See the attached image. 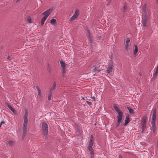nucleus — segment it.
Returning <instances> with one entry per match:
<instances>
[{"label":"nucleus","instance_id":"nucleus-6","mask_svg":"<svg viewBox=\"0 0 158 158\" xmlns=\"http://www.w3.org/2000/svg\"><path fill=\"white\" fill-rule=\"evenodd\" d=\"M28 115V112L27 110H26L25 113L24 115V123H28V119H27V116Z\"/></svg>","mask_w":158,"mask_h":158},{"label":"nucleus","instance_id":"nucleus-16","mask_svg":"<svg viewBox=\"0 0 158 158\" xmlns=\"http://www.w3.org/2000/svg\"><path fill=\"white\" fill-rule=\"evenodd\" d=\"M79 15V10L77 9H76L75 11V13L73 15H75L76 17H77Z\"/></svg>","mask_w":158,"mask_h":158},{"label":"nucleus","instance_id":"nucleus-30","mask_svg":"<svg viewBox=\"0 0 158 158\" xmlns=\"http://www.w3.org/2000/svg\"><path fill=\"white\" fill-rule=\"evenodd\" d=\"M155 120H152L151 121V124L152 126V127H153V126H156L155 124Z\"/></svg>","mask_w":158,"mask_h":158},{"label":"nucleus","instance_id":"nucleus-5","mask_svg":"<svg viewBox=\"0 0 158 158\" xmlns=\"http://www.w3.org/2000/svg\"><path fill=\"white\" fill-rule=\"evenodd\" d=\"M60 64L61 67L63 69V72L64 73H65L66 70V66L65 63L62 60L60 61Z\"/></svg>","mask_w":158,"mask_h":158},{"label":"nucleus","instance_id":"nucleus-1","mask_svg":"<svg viewBox=\"0 0 158 158\" xmlns=\"http://www.w3.org/2000/svg\"><path fill=\"white\" fill-rule=\"evenodd\" d=\"M94 144V139L92 135L91 136L90 140L89 143L88 149L90 152L91 155V158H94V153L93 152L94 150L92 148V146Z\"/></svg>","mask_w":158,"mask_h":158},{"label":"nucleus","instance_id":"nucleus-12","mask_svg":"<svg viewBox=\"0 0 158 158\" xmlns=\"http://www.w3.org/2000/svg\"><path fill=\"white\" fill-rule=\"evenodd\" d=\"M156 111L154 110L153 112L152 116V120H156Z\"/></svg>","mask_w":158,"mask_h":158},{"label":"nucleus","instance_id":"nucleus-17","mask_svg":"<svg viewBox=\"0 0 158 158\" xmlns=\"http://www.w3.org/2000/svg\"><path fill=\"white\" fill-rule=\"evenodd\" d=\"M47 19V18L44 16L42 18L41 21V24L42 25H43L44 24V22Z\"/></svg>","mask_w":158,"mask_h":158},{"label":"nucleus","instance_id":"nucleus-21","mask_svg":"<svg viewBox=\"0 0 158 158\" xmlns=\"http://www.w3.org/2000/svg\"><path fill=\"white\" fill-rule=\"evenodd\" d=\"M147 22L146 19H143L142 21V24L143 26L144 27H147Z\"/></svg>","mask_w":158,"mask_h":158},{"label":"nucleus","instance_id":"nucleus-35","mask_svg":"<svg viewBox=\"0 0 158 158\" xmlns=\"http://www.w3.org/2000/svg\"><path fill=\"white\" fill-rule=\"evenodd\" d=\"M13 57L10 56H8L7 59L9 60H11L12 59Z\"/></svg>","mask_w":158,"mask_h":158},{"label":"nucleus","instance_id":"nucleus-18","mask_svg":"<svg viewBox=\"0 0 158 158\" xmlns=\"http://www.w3.org/2000/svg\"><path fill=\"white\" fill-rule=\"evenodd\" d=\"M27 123H24L23 124V131H25V130H27Z\"/></svg>","mask_w":158,"mask_h":158},{"label":"nucleus","instance_id":"nucleus-9","mask_svg":"<svg viewBox=\"0 0 158 158\" xmlns=\"http://www.w3.org/2000/svg\"><path fill=\"white\" fill-rule=\"evenodd\" d=\"M123 115V113H120L118 114V115L117 117V118L118 119V122H121V121L122 119V116Z\"/></svg>","mask_w":158,"mask_h":158},{"label":"nucleus","instance_id":"nucleus-40","mask_svg":"<svg viewBox=\"0 0 158 158\" xmlns=\"http://www.w3.org/2000/svg\"><path fill=\"white\" fill-rule=\"evenodd\" d=\"M156 2L158 3V0H156Z\"/></svg>","mask_w":158,"mask_h":158},{"label":"nucleus","instance_id":"nucleus-22","mask_svg":"<svg viewBox=\"0 0 158 158\" xmlns=\"http://www.w3.org/2000/svg\"><path fill=\"white\" fill-rule=\"evenodd\" d=\"M77 17L75 16V15H73L71 18L70 19V21L71 22H73L74 20Z\"/></svg>","mask_w":158,"mask_h":158},{"label":"nucleus","instance_id":"nucleus-23","mask_svg":"<svg viewBox=\"0 0 158 158\" xmlns=\"http://www.w3.org/2000/svg\"><path fill=\"white\" fill-rule=\"evenodd\" d=\"M99 70L98 68L95 67L93 69V72L94 73L96 72H98Z\"/></svg>","mask_w":158,"mask_h":158},{"label":"nucleus","instance_id":"nucleus-36","mask_svg":"<svg viewBox=\"0 0 158 158\" xmlns=\"http://www.w3.org/2000/svg\"><path fill=\"white\" fill-rule=\"evenodd\" d=\"M86 102L89 105H90L92 104V103L90 102H89L87 101H86Z\"/></svg>","mask_w":158,"mask_h":158},{"label":"nucleus","instance_id":"nucleus-3","mask_svg":"<svg viewBox=\"0 0 158 158\" xmlns=\"http://www.w3.org/2000/svg\"><path fill=\"white\" fill-rule=\"evenodd\" d=\"M52 10V8H50L49 9L47 10L44 12L43 13L42 15H44V17L47 18L48 16L50 15V14L51 13Z\"/></svg>","mask_w":158,"mask_h":158},{"label":"nucleus","instance_id":"nucleus-42","mask_svg":"<svg viewBox=\"0 0 158 158\" xmlns=\"http://www.w3.org/2000/svg\"><path fill=\"white\" fill-rule=\"evenodd\" d=\"M1 126H2V125L1 124H0V127H1Z\"/></svg>","mask_w":158,"mask_h":158},{"label":"nucleus","instance_id":"nucleus-20","mask_svg":"<svg viewBox=\"0 0 158 158\" xmlns=\"http://www.w3.org/2000/svg\"><path fill=\"white\" fill-rule=\"evenodd\" d=\"M158 73V69H156V71L154 72V74H153V77L156 78L157 75Z\"/></svg>","mask_w":158,"mask_h":158},{"label":"nucleus","instance_id":"nucleus-28","mask_svg":"<svg viewBox=\"0 0 158 158\" xmlns=\"http://www.w3.org/2000/svg\"><path fill=\"white\" fill-rule=\"evenodd\" d=\"M129 44H125V49L126 50H128L129 49Z\"/></svg>","mask_w":158,"mask_h":158},{"label":"nucleus","instance_id":"nucleus-8","mask_svg":"<svg viewBox=\"0 0 158 158\" xmlns=\"http://www.w3.org/2000/svg\"><path fill=\"white\" fill-rule=\"evenodd\" d=\"M36 88L38 92V95L39 97L40 98V99H41L42 97V93L38 86H36Z\"/></svg>","mask_w":158,"mask_h":158},{"label":"nucleus","instance_id":"nucleus-38","mask_svg":"<svg viewBox=\"0 0 158 158\" xmlns=\"http://www.w3.org/2000/svg\"><path fill=\"white\" fill-rule=\"evenodd\" d=\"M5 123V122L3 121H2L1 122V123H0V124L2 125L3 124H4Z\"/></svg>","mask_w":158,"mask_h":158},{"label":"nucleus","instance_id":"nucleus-15","mask_svg":"<svg viewBox=\"0 0 158 158\" xmlns=\"http://www.w3.org/2000/svg\"><path fill=\"white\" fill-rule=\"evenodd\" d=\"M130 121L129 118V117L127 116L125 120L124 125H127Z\"/></svg>","mask_w":158,"mask_h":158},{"label":"nucleus","instance_id":"nucleus-4","mask_svg":"<svg viewBox=\"0 0 158 158\" xmlns=\"http://www.w3.org/2000/svg\"><path fill=\"white\" fill-rule=\"evenodd\" d=\"M113 64V63H109L108 64V67L106 70V73L109 74L110 73L112 72Z\"/></svg>","mask_w":158,"mask_h":158},{"label":"nucleus","instance_id":"nucleus-14","mask_svg":"<svg viewBox=\"0 0 158 158\" xmlns=\"http://www.w3.org/2000/svg\"><path fill=\"white\" fill-rule=\"evenodd\" d=\"M6 105L12 111L14 112L15 111L14 109L11 106L9 103H6Z\"/></svg>","mask_w":158,"mask_h":158},{"label":"nucleus","instance_id":"nucleus-26","mask_svg":"<svg viewBox=\"0 0 158 158\" xmlns=\"http://www.w3.org/2000/svg\"><path fill=\"white\" fill-rule=\"evenodd\" d=\"M52 95V92H50L49 94H48V99L49 100H50L51 98V96Z\"/></svg>","mask_w":158,"mask_h":158},{"label":"nucleus","instance_id":"nucleus-39","mask_svg":"<svg viewBox=\"0 0 158 158\" xmlns=\"http://www.w3.org/2000/svg\"><path fill=\"white\" fill-rule=\"evenodd\" d=\"M90 98L93 99L94 101L95 100V98L94 97H91Z\"/></svg>","mask_w":158,"mask_h":158},{"label":"nucleus","instance_id":"nucleus-7","mask_svg":"<svg viewBox=\"0 0 158 158\" xmlns=\"http://www.w3.org/2000/svg\"><path fill=\"white\" fill-rule=\"evenodd\" d=\"M146 120L144 119L142 120V132L144 131V130L146 127Z\"/></svg>","mask_w":158,"mask_h":158},{"label":"nucleus","instance_id":"nucleus-32","mask_svg":"<svg viewBox=\"0 0 158 158\" xmlns=\"http://www.w3.org/2000/svg\"><path fill=\"white\" fill-rule=\"evenodd\" d=\"M126 9H127V6L125 5L123 7V8L122 9V10H123V11L125 12L126 10Z\"/></svg>","mask_w":158,"mask_h":158},{"label":"nucleus","instance_id":"nucleus-19","mask_svg":"<svg viewBox=\"0 0 158 158\" xmlns=\"http://www.w3.org/2000/svg\"><path fill=\"white\" fill-rule=\"evenodd\" d=\"M135 48L134 49V54L135 56H136V54L138 52V47L137 46L135 45Z\"/></svg>","mask_w":158,"mask_h":158},{"label":"nucleus","instance_id":"nucleus-24","mask_svg":"<svg viewBox=\"0 0 158 158\" xmlns=\"http://www.w3.org/2000/svg\"><path fill=\"white\" fill-rule=\"evenodd\" d=\"M50 23L53 24L56 23V21L55 19H52L50 21Z\"/></svg>","mask_w":158,"mask_h":158},{"label":"nucleus","instance_id":"nucleus-10","mask_svg":"<svg viewBox=\"0 0 158 158\" xmlns=\"http://www.w3.org/2000/svg\"><path fill=\"white\" fill-rule=\"evenodd\" d=\"M127 109L128 110L130 113L131 114H134L135 112L131 108V107L127 106Z\"/></svg>","mask_w":158,"mask_h":158},{"label":"nucleus","instance_id":"nucleus-25","mask_svg":"<svg viewBox=\"0 0 158 158\" xmlns=\"http://www.w3.org/2000/svg\"><path fill=\"white\" fill-rule=\"evenodd\" d=\"M89 34H88V40L89 41H90V42H91L92 41V38L91 36L90 33L89 32Z\"/></svg>","mask_w":158,"mask_h":158},{"label":"nucleus","instance_id":"nucleus-37","mask_svg":"<svg viewBox=\"0 0 158 158\" xmlns=\"http://www.w3.org/2000/svg\"><path fill=\"white\" fill-rule=\"evenodd\" d=\"M121 123V122H119L117 121V127H118L119 126L120 124Z\"/></svg>","mask_w":158,"mask_h":158},{"label":"nucleus","instance_id":"nucleus-2","mask_svg":"<svg viewBox=\"0 0 158 158\" xmlns=\"http://www.w3.org/2000/svg\"><path fill=\"white\" fill-rule=\"evenodd\" d=\"M42 130L44 135L46 136L48 133V126L44 122L42 123Z\"/></svg>","mask_w":158,"mask_h":158},{"label":"nucleus","instance_id":"nucleus-13","mask_svg":"<svg viewBox=\"0 0 158 158\" xmlns=\"http://www.w3.org/2000/svg\"><path fill=\"white\" fill-rule=\"evenodd\" d=\"M56 84L55 82H54L52 85V86L50 89V92H52V90H55L56 89Z\"/></svg>","mask_w":158,"mask_h":158},{"label":"nucleus","instance_id":"nucleus-34","mask_svg":"<svg viewBox=\"0 0 158 158\" xmlns=\"http://www.w3.org/2000/svg\"><path fill=\"white\" fill-rule=\"evenodd\" d=\"M8 143L10 145H12L13 144V142L12 141L10 140L9 141Z\"/></svg>","mask_w":158,"mask_h":158},{"label":"nucleus","instance_id":"nucleus-29","mask_svg":"<svg viewBox=\"0 0 158 158\" xmlns=\"http://www.w3.org/2000/svg\"><path fill=\"white\" fill-rule=\"evenodd\" d=\"M156 126L152 127V130L153 133H155L156 131Z\"/></svg>","mask_w":158,"mask_h":158},{"label":"nucleus","instance_id":"nucleus-27","mask_svg":"<svg viewBox=\"0 0 158 158\" xmlns=\"http://www.w3.org/2000/svg\"><path fill=\"white\" fill-rule=\"evenodd\" d=\"M26 132L27 130H25V131H23V134L22 137V139H23L26 135Z\"/></svg>","mask_w":158,"mask_h":158},{"label":"nucleus","instance_id":"nucleus-11","mask_svg":"<svg viewBox=\"0 0 158 158\" xmlns=\"http://www.w3.org/2000/svg\"><path fill=\"white\" fill-rule=\"evenodd\" d=\"M114 108L115 110L118 113V114L123 113L117 106H114Z\"/></svg>","mask_w":158,"mask_h":158},{"label":"nucleus","instance_id":"nucleus-43","mask_svg":"<svg viewBox=\"0 0 158 158\" xmlns=\"http://www.w3.org/2000/svg\"><path fill=\"white\" fill-rule=\"evenodd\" d=\"M20 0H17V1H19Z\"/></svg>","mask_w":158,"mask_h":158},{"label":"nucleus","instance_id":"nucleus-44","mask_svg":"<svg viewBox=\"0 0 158 158\" xmlns=\"http://www.w3.org/2000/svg\"><path fill=\"white\" fill-rule=\"evenodd\" d=\"M121 158H122V157H121Z\"/></svg>","mask_w":158,"mask_h":158},{"label":"nucleus","instance_id":"nucleus-31","mask_svg":"<svg viewBox=\"0 0 158 158\" xmlns=\"http://www.w3.org/2000/svg\"><path fill=\"white\" fill-rule=\"evenodd\" d=\"M130 42V40L129 38H127L126 40V44H129Z\"/></svg>","mask_w":158,"mask_h":158},{"label":"nucleus","instance_id":"nucleus-33","mask_svg":"<svg viewBox=\"0 0 158 158\" xmlns=\"http://www.w3.org/2000/svg\"><path fill=\"white\" fill-rule=\"evenodd\" d=\"M27 21L29 23H31V19L30 17H28L27 19Z\"/></svg>","mask_w":158,"mask_h":158},{"label":"nucleus","instance_id":"nucleus-41","mask_svg":"<svg viewBox=\"0 0 158 158\" xmlns=\"http://www.w3.org/2000/svg\"><path fill=\"white\" fill-rule=\"evenodd\" d=\"M83 99L85 100V99L84 98H83Z\"/></svg>","mask_w":158,"mask_h":158}]
</instances>
